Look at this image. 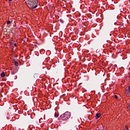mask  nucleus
I'll return each mask as SVG.
<instances>
[{
  "mask_svg": "<svg viewBox=\"0 0 130 130\" xmlns=\"http://www.w3.org/2000/svg\"><path fill=\"white\" fill-rule=\"evenodd\" d=\"M26 3H27V7L32 10H33V9H36L38 7V0H26Z\"/></svg>",
  "mask_w": 130,
  "mask_h": 130,
  "instance_id": "nucleus-1",
  "label": "nucleus"
},
{
  "mask_svg": "<svg viewBox=\"0 0 130 130\" xmlns=\"http://www.w3.org/2000/svg\"><path fill=\"white\" fill-rule=\"evenodd\" d=\"M71 118V113L69 112H66L60 115V116L59 117L60 119H61L62 120H67V119H69V118Z\"/></svg>",
  "mask_w": 130,
  "mask_h": 130,
  "instance_id": "nucleus-2",
  "label": "nucleus"
},
{
  "mask_svg": "<svg viewBox=\"0 0 130 130\" xmlns=\"http://www.w3.org/2000/svg\"><path fill=\"white\" fill-rule=\"evenodd\" d=\"M100 116H101V114L97 113L95 115V119H98V118H99V117H100Z\"/></svg>",
  "mask_w": 130,
  "mask_h": 130,
  "instance_id": "nucleus-3",
  "label": "nucleus"
},
{
  "mask_svg": "<svg viewBox=\"0 0 130 130\" xmlns=\"http://www.w3.org/2000/svg\"><path fill=\"white\" fill-rule=\"evenodd\" d=\"M1 76L2 77V78H5L6 75L5 74V72H3L1 74Z\"/></svg>",
  "mask_w": 130,
  "mask_h": 130,
  "instance_id": "nucleus-4",
  "label": "nucleus"
},
{
  "mask_svg": "<svg viewBox=\"0 0 130 130\" xmlns=\"http://www.w3.org/2000/svg\"><path fill=\"white\" fill-rule=\"evenodd\" d=\"M130 92V85L128 87V90H126L125 93H128Z\"/></svg>",
  "mask_w": 130,
  "mask_h": 130,
  "instance_id": "nucleus-5",
  "label": "nucleus"
},
{
  "mask_svg": "<svg viewBox=\"0 0 130 130\" xmlns=\"http://www.w3.org/2000/svg\"><path fill=\"white\" fill-rule=\"evenodd\" d=\"M14 64H15V66H16V67H18V66H19V63L18 62V61H15L14 62Z\"/></svg>",
  "mask_w": 130,
  "mask_h": 130,
  "instance_id": "nucleus-6",
  "label": "nucleus"
},
{
  "mask_svg": "<svg viewBox=\"0 0 130 130\" xmlns=\"http://www.w3.org/2000/svg\"><path fill=\"white\" fill-rule=\"evenodd\" d=\"M59 21L62 24H63L64 23V21H63V20H62V19H60Z\"/></svg>",
  "mask_w": 130,
  "mask_h": 130,
  "instance_id": "nucleus-7",
  "label": "nucleus"
},
{
  "mask_svg": "<svg viewBox=\"0 0 130 130\" xmlns=\"http://www.w3.org/2000/svg\"><path fill=\"white\" fill-rule=\"evenodd\" d=\"M11 22H12V21H11L10 20L7 21V25H9V24H11Z\"/></svg>",
  "mask_w": 130,
  "mask_h": 130,
  "instance_id": "nucleus-8",
  "label": "nucleus"
},
{
  "mask_svg": "<svg viewBox=\"0 0 130 130\" xmlns=\"http://www.w3.org/2000/svg\"><path fill=\"white\" fill-rule=\"evenodd\" d=\"M54 116H55V117H58V115H57V113H55Z\"/></svg>",
  "mask_w": 130,
  "mask_h": 130,
  "instance_id": "nucleus-9",
  "label": "nucleus"
},
{
  "mask_svg": "<svg viewBox=\"0 0 130 130\" xmlns=\"http://www.w3.org/2000/svg\"><path fill=\"white\" fill-rule=\"evenodd\" d=\"M115 98L116 99H118V96H117V95H115Z\"/></svg>",
  "mask_w": 130,
  "mask_h": 130,
  "instance_id": "nucleus-10",
  "label": "nucleus"
},
{
  "mask_svg": "<svg viewBox=\"0 0 130 130\" xmlns=\"http://www.w3.org/2000/svg\"><path fill=\"white\" fill-rule=\"evenodd\" d=\"M127 108L130 109V106H129V105L127 107Z\"/></svg>",
  "mask_w": 130,
  "mask_h": 130,
  "instance_id": "nucleus-11",
  "label": "nucleus"
},
{
  "mask_svg": "<svg viewBox=\"0 0 130 130\" xmlns=\"http://www.w3.org/2000/svg\"><path fill=\"white\" fill-rule=\"evenodd\" d=\"M35 47H38L37 45H35Z\"/></svg>",
  "mask_w": 130,
  "mask_h": 130,
  "instance_id": "nucleus-12",
  "label": "nucleus"
},
{
  "mask_svg": "<svg viewBox=\"0 0 130 130\" xmlns=\"http://www.w3.org/2000/svg\"><path fill=\"white\" fill-rule=\"evenodd\" d=\"M14 46H17V44H14Z\"/></svg>",
  "mask_w": 130,
  "mask_h": 130,
  "instance_id": "nucleus-13",
  "label": "nucleus"
},
{
  "mask_svg": "<svg viewBox=\"0 0 130 130\" xmlns=\"http://www.w3.org/2000/svg\"><path fill=\"white\" fill-rule=\"evenodd\" d=\"M9 2H12L13 0H8Z\"/></svg>",
  "mask_w": 130,
  "mask_h": 130,
  "instance_id": "nucleus-14",
  "label": "nucleus"
},
{
  "mask_svg": "<svg viewBox=\"0 0 130 130\" xmlns=\"http://www.w3.org/2000/svg\"><path fill=\"white\" fill-rule=\"evenodd\" d=\"M126 129H128V127H126Z\"/></svg>",
  "mask_w": 130,
  "mask_h": 130,
  "instance_id": "nucleus-15",
  "label": "nucleus"
},
{
  "mask_svg": "<svg viewBox=\"0 0 130 130\" xmlns=\"http://www.w3.org/2000/svg\"><path fill=\"white\" fill-rule=\"evenodd\" d=\"M100 127H101V126H100Z\"/></svg>",
  "mask_w": 130,
  "mask_h": 130,
  "instance_id": "nucleus-16",
  "label": "nucleus"
},
{
  "mask_svg": "<svg viewBox=\"0 0 130 130\" xmlns=\"http://www.w3.org/2000/svg\"><path fill=\"white\" fill-rule=\"evenodd\" d=\"M100 127H101V126H100Z\"/></svg>",
  "mask_w": 130,
  "mask_h": 130,
  "instance_id": "nucleus-17",
  "label": "nucleus"
}]
</instances>
